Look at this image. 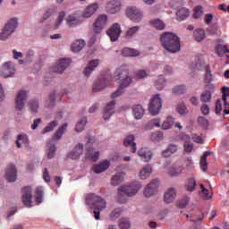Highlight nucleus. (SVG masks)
<instances>
[{
  "instance_id": "f257e3e1",
  "label": "nucleus",
  "mask_w": 229,
  "mask_h": 229,
  "mask_svg": "<svg viewBox=\"0 0 229 229\" xmlns=\"http://www.w3.org/2000/svg\"><path fill=\"white\" fill-rule=\"evenodd\" d=\"M162 47L169 53H178L180 51V38L172 32H165L160 37Z\"/></svg>"
},
{
  "instance_id": "f03ea898",
  "label": "nucleus",
  "mask_w": 229,
  "mask_h": 229,
  "mask_svg": "<svg viewBox=\"0 0 229 229\" xmlns=\"http://www.w3.org/2000/svg\"><path fill=\"white\" fill-rule=\"evenodd\" d=\"M85 203L89 207H92V208L95 209L93 211L95 219H97V221H98V219H101V212H99V210L106 208V201L103 199V198H101L100 196H98L94 193H88L85 197Z\"/></svg>"
},
{
  "instance_id": "7ed1b4c3",
  "label": "nucleus",
  "mask_w": 229,
  "mask_h": 229,
  "mask_svg": "<svg viewBox=\"0 0 229 229\" xmlns=\"http://www.w3.org/2000/svg\"><path fill=\"white\" fill-rule=\"evenodd\" d=\"M141 187L140 183H136L131 185H123L118 188V203H126V199H128V198H131V196H135V194L140 191Z\"/></svg>"
},
{
  "instance_id": "20e7f679",
  "label": "nucleus",
  "mask_w": 229,
  "mask_h": 229,
  "mask_svg": "<svg viewBox=\"0 0 229 229\" xmlns=\"http://www.w3.org/2000/svg\"><path fill=\"white\" fill-rule=\"evenodd\" d=\"M114 78L119 80L120 87L122 89H126L131 85V77L129 75L128 66L122 65L114 72Z\"/></svg>"
},
{
  "instance_id": "39448f33",
  "label": "nucleus",
  "mask_w": 229,
  "mask_h": 229,
  "mask_svg": "<svg viewBox=\"0 0 229 229\" xmlns=\"http://www.w3.org/2000/svg\"><path fill=\"white\" fill-rule=\"evenodd\" d=\"M18 26L17 19L13 18L7 21L4 28L2 30L0 33V38L2 40H6L8 37H11L13 33L15 32V29Z\"/></svg>"
},
{
  "instance_id": "423d86ee",
  "label": "nucleus",
  "mask_w": 229,
  "mask_h": 229,
  "mask_svg": "<svg viewBox=\"0 0 229 229\" xmlns=\"http://www.w3.org/2000/svg\"><path fill=\"white\" fill-rule=\"evenodd\" d=\"M30 91L21 89L18 91L16 98L14 99V108L19 112L22 111L24 106L26 105V101L28 99V96Z\"/></svg>"
},
{
  "instance_id": "0eeeda50",
  "label": "nucleus",
  "mask_w": 229,
  "mask_h": 229,
  "mask_svg": "<svg viewBox=\"0 0 229 229\" xmlns=\"http://www.w3.org/2000/svg\"><path fill=\"white\" fill-rule=\"evenodd\" d=\"M94 142V138L89 136L88 141L86 143V156L85 158L91 160V162H98L99 159V151L94 152V148H92V143Z\"/></svg>"
},
{
  "instance_id": "6e6552de",
  "label": "nucleus",
  "mask_w": 229,
  "mask_h": 229,
  "mask_svg": "<svg viewBox=\"0 0 229 229\" xmlns=\"http://www.w3.org/2000/svg\"><path fill=\"white\" fill-rule=\"evenodd\" d=\"M160 108H162V98H160V95H155L150 100L148 110L152 115H157L160 112Z\"/></svg>"
},
{
  "instance_id": "1a4fd4ad",
  "label": "nucleus",
  "mask_w": 229,
  "mask_h": 229,
  "mask_svg": "<svg viewBox=\"0 0 229 229\" xmlns=\"http://www.w3.org/2000/svg\"><path fill=\"white\" fill-rule=\"evenodd\" d=\"M15 74V65L12 62L4 64L0 69L2 78H12Z\"/></svg>"
},
{
  "instance_id": "9d476101",
  "label": "nucleus",
  "mask_w": 229,
  "mask_h": 229,
  "mask_svg": "<svg viewBox=\"0 0 229 229\" xmlns=\"http://www.w3.org/2000/svg\"><path fill=\"white\" fill-rule=\"evenodd\" d=\"M126 15L132 21V22H140L142 17H144L142 11L137 7H129L126 10Z\"/></svg>"
},
{
  "instance_id": "9b49d317",
  "label": "nucleus",
  "mask_w": 229,
  "mask_h": 229,
  "mask_svg": "<svg viewBox=\"0 0 229 229\" xmlns=\"http://www.w3.org/2000/svg\"><path fill=\"white\" fill-rule=\"evenodd\" d=\"M108 21V17L105 14L99 15L96 21L93 24V31L94 33L99 34L103 31L105 26H106V22Z\"/></svg>"
},
{
  "instance_id": "f8f14e48",
  "label": "nucleus",
  "mask_w": 229,
  "mask_h": 229,
  "mask_svg": "<svg viewBox=\"0 0 229 229\" xmlns=\"http://www.w3.org/2000/svg\"><path fill=\"white\" fill-rule=\"evenodd\" d=\"M158 191V181L157 179H153L145 188L144 196L145 198H151L155 196Z\"/></svg>"
},
{
  "instance_id": "ddd939ff",
  "label": "nucleus",
  "mask_w": 229,
  "mask_h": 229,
  "mask_svg": "<svg viewBox=\"0 0 229 229\" xmlns=\"http://www.w3.org/2000/svg\"><path fill=\"white\" fill-rule=\"evenodd\" d=\"M121 25L119 23H114L113 26L107 30V35L111 40V42H115L119 40V37H121Z\"/></svg>"
},
{
  "instance_id": "4468645a",
  "label": "nucleus",
  "mask_w": 229,
  "mask_h": 229,
  "mask_svg": "<svg viewBox=\"0 0 229 229\" xmlns=\"http://www.w3.org/2000/svg\"><path fill=\"white\" fill-rule=\"evenodd\" d=\"M33 196L31 195V187L27 186L22 189V196L21 199L25 207L30 208L31 206V199Z\"/></svg>"
},
{
  "instance_id": "2eb2a0df",
  "label": "nucleus",
  "mask_w": 229,
  "mask_h": 229,
  "mask_svg": "<svg viewBox=\"0 0 229 229\" xmlns=\"http://www.w3.org/2000/svg\"><path fill=\"white\" fill-rule=\"evenodd\" d=\"M115 100H112L111 102L107 103L104 107V114L103 117L105 121H108L114 114L115 113Z\"/></svg>"
},
{
  "instance_id": "dca6fc26",
  "label": "nucleus",
  "mask_w": 229,
  "mask_h": 229,
  "mask_svg": "<svg viewBox=\"0 0 229 229\" xmlns=\"http://www.w3.org/2000/svg\"><path fill=\"white\" fill-rule=\"evenodd\" d=\"M5 178L7 182H15L17 180V168L14 165H8L5 170Z\"/></svg>"
},
{
  "instance_id": "f3484780",
  "label": "nucleus",
  "mask_w": 229,
  "mask_h": 229,
  "mask_svg": "<svg viewBox=\"0 0 229 229\" xmlns=\"http://www.w3.org/2000/svg\"><path fill=\"white\" fill-rule=\"evenodd\" d=\"M83 155V143H79L70 152L68 157L72 160H78L80 157Z\"/></svg>"
},
{
  "instance_id": "a211bd4d",
  "label": "nucleus",
  "mask_w": 229,
  "mask_h": 229,
  "mask_svg": "<svg viewBox=\"0 0 229 229\" xmlns=\"http://www.w3.org/2000/svg\"><path fill=\"white\" fill-rule=\"evenodd\" d=\"M98 65H99V60L93 59L89 61L88 66H86L83 71L84 76H86V78H89V76H90V74H92V72L96 71V67H98Z\"/></svg>"
},
{
  "instance_id": "6ab92c4d",
  "label": "nucleus",
  "mask_w": 229,
  "mask_h": 229,
  "mask_svg": "<svg viewBox=\"0 0 229 229\" xmlns=\"http://www.w3.org/2000/svg\"><path fill=\"white\" fill-rule=\"evenodd\" d=\"M123 146H130L131 148V153H136L137 152V143H135V136L134 135H127L123 139Z\"/></svg>"
},
{
  "instance_id": "aec40b11",
  "label": "nucleus",
  "mask_w": 229,
  "mask_h": 229,
  "mask_svg": "<svg viewBox=\"0 0 229 229\" xmlns=\"http://www.w3.org/2000/svg\"><path fill=\"white\" fill-rule=\"evenodd\" d=\"M110 167V161L104 160L100 162L99 164L94 165L92 170L96 174H100V173H104V171H106Z\"/></svg>"
},
{
  "instance_id": "412c9836",
  "label": "nucleus",
  "mask_w": 229,
  "mask_h": 229,
  "mask_svg": "<svg viewBox=\"0 0 229 229\" xmlns=\"http://www.w3.org/2000/svg\"><path fill=\"white\" fill-rule=\"evenodd\" d=\"M108 85H110V81H106V79H99L93 85V92L104 90Z\"/></svg>"
},
{
  "instance_id": "4be33fe9",
  "label": "nucleus",
  "mask_w": 229,
  "mask_h": 229,
  "mask_svg": "<svg viewBox=\"0 0 229 229\" xmlns=\"http://www.w3.org/2000/svg\"><path fill=\"white\" fill-rule=\"evenodd\" d=\"M98 8H99V4L98 3L89 4L82 13V17H84L85 19L92 17V15H94V13H96V12L98 11Z\"/></svg>"
},
{
  "instance_id": "5701e85b",
  "label": "nucleus",
  "mask_w": 229,
  "mask_h": 229,
  "mask_svg": "<svg viewBox=\"0 0 229 229\" xmlns=\"http://www.w3.org/2000/svg\"><path fill=\"white\" fill-rule=\"evenodd\" d=\"M138 156L143 160L144 162H149L151 158H153V152L151 150L142 148L138 151Z\"/></svg>"
},
{
  "instance_id": "b1692460",
  "label": "nucleus",
  "mask_w": 229,
  "mask_h": 229,
  "mask_svg": "<svg viewBox=\"0 0 229 229\" xmlns=\"http://www.w3.org/2000/svg\"><path fill=\"white\" fill-rule=\"evenodd\" d=\"M70 65H71L70 58L61 59L58 61L56 69L54 71V72L62 73V72L64 71Z\"/></svg>"
},
{
  "instance_id": "393cba45",
  "label": "nucleus",
  "mask_w": 229,
  "mask_h": 229,
  "mask_svg": "<svg viewBox=\"0 0 229 229\" xmlns=\"http://www.w3.org/2000/svg\"><path fill=\"white\" fill-rule=\"evenodd\" d=\"M176 198V190L174 188H169L164 196V199L165 203H173Z\"/></svg>"
},
{
  "instance_id": "a878e982",
  "label": "nucleus",
  "mask_w": 229,
  "mask_h": 229,
  "mask_svg": "<svg viewBox=\"0 0 229 229\" xmlns=\"http://www.w3.org/2000/svg\"><path fill=\"white\" fill-rule=\"evenodd\" d=\"M132 114L135 119H142L144 117V107L140 105L132 106Z\"/></svg>"
},
{
  "instance_id": "bb28decb",
  "label": "nucleus",
  "mask_w": 229,
  "mask_h": 229,
  "mask_svg": "<svg viewBox=\"0 0 229 229\" xmlns=\"http://www.w3.org/2000/svg\"><path fill=\"white\" fill-rule=\"evenodd\" d=\"M22 144L24 146H28L30 144V140L28 139V135L26 134H19L17 136V140H16L17 148H22Z\"/></svg>"
},
{
  "instance_id": "cd10ccee",
  "label": "nucleus",
  "mask_w": 229,
  "mask_h": 229,
  "mask_svg": "<svg viewBox=\"0 0 229 229\" xmlns=\"http://www.w3.org/2000/svg\"><path fill=\"white\" fill-rule=\"evenodd\" d=\"M84 47H85V40L77 39L72 45V51H73V53H80V51H81V49H83Z\"/></svg>"
},
{
  "instance_id": "c85d7f7f",
  "label": "nucleus",
  "mask_w": 229,
  "mask_h": 229,
  "mask_svg": "<svg viewBox=\"0 0 229 229\" xmlns=\"http://www.w3.org/2000/svg\"><path fill=\"white\" fill-rule=\"evenodd\" d=\"M66 131H67V123H64L55 132V134L53 135V140H60V139H62V135H64Z\"/></svg>"
},
{
  "instance_id": "c756f323",
  "label": "nucleus",
  "mask_w": 229,
  "mask_h": 229,
  "mask_svg": "<svg viewBox=\"0 0 229 229\" xmlns=\"http://www.w3.org/2000/svg\"><path fill=\"white\" fill-rule=\"evenodd\" d=\"M152 171L151 165H147L140 171L139 176L141 180H146V178H148L149 174H151Z\"/></svg>"
},
{
  "instance_id": "7c9ffc66",
  "label": "nucleus",
  "mask_w": 229,
  "mask_h": 229,
  "mask_svg": "<svg viewBox=\"0 0 229 229\" xmlns=\"http://www.w3.org/2000/svg\"><path fill=\"white\" fill-rule=\"evenodd\" d=\"M176 151H178V147L172 143L162 152V157L167 158L168 157H171L173 153H176Z\"/></svg>"
},
{
  "instance_id": "2f4dec72",
  "label": "nucleus",
  "mask_w": 229,
  "mask_h": 229,
  "mask_svg": "<svg viewBox=\"0 0 229 229\" xmlns=\"http://www.w3.org/2000/svg\"><path fill=\"white\" fill-rule=\"evenodd\" d=\"M189 13H190L189 9L185 7L179 9V11L176 13L177 21H185V19L189 17Z\"/></svg>"
},
{
  "instance_id": "473e14b6",
  "label": "nucleus",
  "mask_w": 229,
  "mask_h": 229,
  "mask_svg": "<svg viewBox=\"0 0 229 229\" xmlns=\"http://www.w3.org/2000/svg\"><path fill=\"white\" fill-rule=\"evenodd\" d=\"M106 9L108 13L114 14V13H117V12L121 10V5H119L117 2H110L109 4H107Z\"/></svg>"
},
{
  "instance_id": "72a5a7b5",
  "label": "nucleus",
  "mask_w": 229,
  "mask_h": 229,
  "mask_svg": "<svg viewBox=\"0 0 229 229\" xmlns=\"http://www.w3.org/2000/svg\"><path fill=\"white\" fill-rule=\"evenodd\" d=\"M150 26H153V28H156V30H165V23L162 21L160 19H155L149 21Z\"/></svg>"
},
{
  "instance_id": "f704fd0d",
  "label": "nucleus",
  "mask_w": 229,
  "mask_h": 229,
  "mask_svg": "<svg viewBox=\"0 0 229 229\" xmlns=\"http://www.w3.org/2000/svg\"><path fill=\"white\" fill-rule=\"evenodd\" d=\"M123 56H139L140 53L133 48L125 47L122 50Z\"/></svg>"
},
{
  "instance_id": "c9c22d12",
  "label": "nucleus",
  "mask_w": 229,
  "mask_h": 229,
  "mask_svg": "<svg viewBox=\"0 0 229 229\" xmlns=\"http://www.w3.org/2000/svg\"><path fill=\"white\" fill-rule=\"evenodd\" d=\"M208 155H210V151H206L203 154V157L200 158V169H202L203 171H208V163L207 162V157H208Z\"/></svg>"
},
{
  "instance_id": "e433bc0d",
  "label": "nucleus",
  "mask_w": 229,
  "mask_h": 229,
  "mask_svg": "<svg viewBox=\"0 0 229 229\" xmlns=\"http://www.w3.org/2000/svg\"><path fill=\"white\" fill-rule=\"evenodd\" d=\"M48 149L47 150V158L51 159L55 157V153H56V145L54 143H47Z\"/></svg>"
},
{
  "instance_id": "4c0bfd02",
  "label": "nucleus",
  "mask_w": 229,
  "mask_h": 229,
  "mask_svg": "<svg viewBox=\"0 0 229 229\" xmlns=\"http://www.w3.org/2000/svg\"><path fill=\"white\" fill-rule=\"evenodd\" d=\"M43 198H44V188L38 187L36 189V194H35L36 203H38V205H40Z\"/></svg>"
},
{
  "instance_id": "58836bf2",
  "label": "nucleus",
  "mask_w": 229,
  "mask_h": 229,
  "mask_svg": "<svg viewBox=\"0 0 229 229\" xmlns=\"http://www.w3.org/2000/svg\"><path fill=\"white\" fill-rule=\"evenodd\" d=\"M216 49V55L220 57L229 53L228 46L226 45H218Z\"/></svg>"
},
{
  "instance_id": "ea45409f",
  "label": "nucleus",
  "mask_w": 229,
  "mask_h": 229,
  "mask_svg": "<svg viewBox=\"0 0 229 229\" xmlns=\"http://www.w3.org/2000/svg\"><path fill=\"white\" fill-rule=\"evenodd\" d=\"M58 126V121L55 120L50 122L42 131V133H49V131H53Z\"/></svg>"
},
{
  "instance_id": "a19ab883",
  "label": "nucleus",
  "mask_w": 229,
  "mask_h": 229,
  "mask_svg": "<svg viewBox=\"0 0 229 229\" xmlns=\"http://www.w3.org/2000/svg\"><path fill=\"white\" fill-rule=\"evenodd\" d=\"M194 38L197 42H201L205 38V30L203 29H198L194 30Z\"/></svg>"
},
{
  "instance_id": "79ce46f5",
  "label": "nucleus",
  "mask_w": 229,
  "mask_h": 229,
  "mask_svg": "<svg viewBox=\"0 0 229 229\" xmlns=\"http://www.w3.org/2000/svg\"><path fill=\"white\" fill-rule=\"evenodd\" d=\"M29 106L32 114H37V112H38L40 105L37 99H32L29 102Z\"/></svg>"
},
{
  "instance_id": "37998d69",
  "label": "nucleus",
  "mask_w": 229,
  "mask_h": 229,
  "mask_svg": "<svg viewBox=\"0 0 229 229\" xmlns=\"http://www.w3.org/2000/svg\"><path fill=\"white\" fill-rule=\"evenodd\" d=\"M124 180V177H123V173H118L113 176L111 179L112 185H119Z\"/></svg>"
},
{
  "instance_id": "c03bdc74",
  "label": "nucleus",
  "mask_w": 229,
  "mask_h": 229,
  "mask_svg": "<svg viewBox=\"0 0 229 229\" xmlns=\"http://www.w3.org/2000/svg\"><path fill=\"white\" fill-rule=\"evenodd\" d=\"M56 97V91H53L47 100V108H53L56 103L55 102V98Z\"/></svg>"
},
{
  "instance_id": "a18cd8bd",
  "label": "nucleus",
  "mask_w": 229,
  "mask_h": 229,
  "mask_svg": "<svg viewBox=\"0 0 229 229\" xmlns=\"http://www.w3.org/2000/svg\"><path fill=\"white\" fill-rule=\"evenodd\" d=\"M173 124H174V118L168 116L166 120L162 124L163 130H170V128L173 127Z\"/></svg>"
},
{
  "instance_id": "49530a36",
  "label": "nucleus",
  "mask_w": 229,
  "mask_h": 229,
  "mask_svg": "<svg viewBox=\"0 0 229 229\" xmlns=\"http://www.w3.org/2000/svg\"><path fill=\"white\" fill-rule=\"evenodd\" d=\"M87 124V117H82L80 122L77 123L75 130L80 133L85 130Z\"/></svg>"
},
{
  "instance_id": "de8ad7c7",
  "label": "nucleus",
  "mask_w": 229,
  "mask_h": 229,
  "mask_svg": "<svg viewBox=\"0 0 229 229\" xmlns=\"http://www.w3.org/2000/svg\"><path fill=\"white\" fill-rule=\"evenodd\" d=\"M139 30H140V27L139 26L129 28L125 33L126 38H131V37H134V35H137V32L139 31Z\"/></svg>"
},
{
  "instance_id": "09e8293b",
  "label": "nucleus",
  "mask_w": 229,
  "mask_h": 229,
  "mask_svg": "<svg viewBox=\"0 0 229 229\" xmlns=\"http://www.w3.org/2000/svg\"><path fill=\"white\" fill-rule=\"evenodd\" d=\"M211 99H212V93H210V91H208V90L204 91L200 95V101L202 103H210Z\"/></svg>"
},
{
  "instance_id": "8fccbe9b",
  "label": "nucleus",
  "mask_w": 229,
  "mask_h": 229,
  "mask_svg": "<svg viewBox=\"0 0 229 229\" xmlns=\"http://www.w3.org/2000/svg\"><path fill=\"white\" fill-rule=\"evenodd\" d=\"M155 87L157 90H162L165 87V79H164V76L160 75L157 79V81L155 83Z\"/></svg>"
},
{
  "instance_id": "3c124183",
  "label": "nucleus",
  "mask_w": 229,
  "mask_h": 229,
  "mask_svg": "<svg viewBox=\"0 0 229 229\" xmlns=\"http://www.w3.org/2000/svg\"><path fill=\"white\" fill-rule=\"evenodd\" d=\"M173 93L180 96L182 94H185L187 88L184 85H178L173 88Z\"/></svg>"
},
{
  "instance_id": "603ef678",
  "label": "nucleus",
  "mask_w": 229,
  "mask_h": 229,
  "mask_svg": "<svg viewBox=\"0 0 229 229\" xmlns=\"http://www.w3.org/2000/svg\"><path fill=\"white\" fill-rule=\"evenodd\" d=\"M182 171H183V166L172 167L168 174H170V176H178V174H182Z\"/></svg>"
},
{
  "instance_id": "864d4df0",
  "label": "nucleus",
  "mask_w": 229,
  "mask_h": 229,
  "mask_svg": "<svg viewBox=\"0 0 229 229\" xmlns=\"http://www.w3.org/2000/svg\"><path fill=\"white\" fill-rule=\"evenodd\" d=\"M186 190L190 192H194V191L196 190V180L189 179L186 184Z\"/></svg>"
},
{
  "instance_id": "5fc2aeb1",
  "label": "nucleus",
  "mask_w": 229,
  "mask_h": 229,
  "mask_svg": "<svg viewBox=\"0 0 229 229\" xmlns=\"http://www.w3.org/2000/svg\"><path fill=\"white\" fill-rule=\"evenodd\" d=\"M203 15V7L199 5L193 9V19H199Z\"/></svg>"
},
{
  "instance_id": "6e6d98bb",
  "label": "nucleus",
  "mask_w": 229,
  "mask_h": 229,
  "mask_svg": "<svg viewBox=\"0 0 229 229\" xmlns=\"http://www.w3.org/2000/svg\"><path fill=\"white\" fill-rule=\"evenodd\" d=\"M151 140H156V142H158L164 139V133L162 131H156L153 132L150 136Z\"/></svg>"
},
{
  "instance_id": "4d7b16f0",
  "label": "nucleus",
  "mask_w": 229,
  "mask_h": 229,
  "mask_svg": "<svg viewBox=\"0 0 229 229\" xmlns=\"http://www.w3.org/2000/svg\"><path fill=\"white\" fill-rule=\"evenodd\" d=\"M119 227L121 229H130V220H128V218L120 219Z\"/></svg>"
},
{
  "instance_id": "13d9d810",
  "label": "nucleus",
  "mask_w": 229,
  "mask_h": 229,
  "mask_svg": "<svg viewBox=\"0 0 229 229\" xmlns=\"http://www.w3.org/2000/svg\"><path fill=\"white\" fill-rule=\"evenodd\" d=\"M215 112L217 115L223 112V100L217 99L215 105Z\"/></svg>"
},
{
  "instance_id": "bf43d9fd",
  "label": "nucleus",
  "mask_w": 229,
  "mask_h": 229,
  "mask_svg": "<svg viewBox=\"0 0 229 229\" xmlns=\"http://www.w3.org/2000/svg\"><path fill=\"white\" fill-rule=\"evenodd\" d=\"M183 148L185 153H192V149H194V144L191 141H185L183 144Z\"/></svg>"
},
{
  "instance_id": "052dcab7",
  "label": "nucleus",
  "mask_w": 229,
  "mask_h": 229,
  "mask_svg": "<svg viewBox=\"0 0 229 229\" xmlns=\"http://www.w3.org/2000/svg\"><path fill=\"white\" fill-rule=\"evenodd\" d=\"M121 214H123V210H121V208H115L110 213V218L114 221L119 217Z\"/></svg>"
},
{
  "instance_id": "680f3d73",
  "label": "nucleus",
  "mask_w": 229,
  "mask_h": 229,
  "mask_svg": "<svg viewBox=\"0 0 229 229\" xmlns=\"http://www.w3.org/2000/svg\"><path fill=\"white\" fill-rule=\"evenodd\" d=\"M177 112H179L181 115H185L187 114V106H185V103H181L178 105Z\"/></svg>"
},
{
  "instance_id": "e2e57ef3",
  "label": "nucleus",
  "mask_w": 229,
  "mask_h": 229,
  "mask_svg": "<svg viewBox=\"0 0 229 229\" xmlns=\"http://www.w3.org/2000/svg\"><path fill=\"white\" fill-rule=\"evenodd\" d=\"M189 205V197H184L182 199L179 200L177 203V207L179 208H185Z\"/></svg>"
},
{
  "instance_id": "0e129e2a",
  "label": "nucleus",
  "mask_w": 229,
  "mask_h": 229,
  "mask_svg": "<svg viewBox=\"0 0 229 229\" xmlns=\"http://www.w3.org/2000/svg\"><path fill=\"white\" fill-rule=\"evenodd\" d=\"M148 72L144 70H140L135 72V79L136 80H142L144 78H147Z\"/></svg>"
},
{
  "instance_id": "69168bd1",
  "label": "nucleus",
  "mask_w": 229,
  "mask_h": 229,
  "mask_svg": "<svg viewBox=\"0 0 229 229\" xmlns=\"http://www.w3.org/2000/svg\"><path fill=\"white\" fill-rule=\"evenodd\" d=\"M124 94V89L122 88V86H119V88L112 94L111 98L112 99H115V98H119V96H123Z\"/></svg>"
},
{
  "instance_id": "338daca9",
  "label": "nucleus",
  "mask_w": 229,
  "mask_h": 229,
  "mask_svg": "<svg viewBox=\"0 0 229 229\" xmlns=\"http://www.w3.org/2000/svg\"><path fill=\"white\" fill-rule=\"evenodd\" d=\"M229 97V88L228 87H223L222 88V101L224 103H226V98Z\"/></svg>"
},
{
  "instance_id": "774afa93",
  "label": "nucleus",
  "mask_w": 229,
  "mask_h": 229,
  "mask_svg": "<svg viewBox=\"0 0 229 229\" xmlns=\"http://www.w3.org/2000/svg\"><path fill=\"white\" fill-rule=\"evenodd\" d=\"M204 80H205L206 83H210L212 81V72H210L209 69L206 70V74H205Z\"/></svg>"
}]
</instances>
